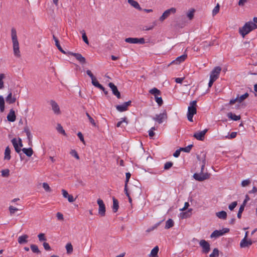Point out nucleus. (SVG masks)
Returning a JSON list of instances; mask_svg holds the SVG:
<instances>
[{
  "instance_id": "1",
  "label": "nucleus",
  "mask_w": 257,
  "mask_h": 257,
  "mask_svg": "<svg viewBox=\"0 0 257 257\" xmlns=\"http://www.w3.org/2000/svg\"><path fill=\"white\" fill-rule=\"evenodd\" d=\"M11 37L14 55L17 57H20L21 56V54L19 48V43L18 40L17 31L14 28L11 30Z\"/></svg>"
},
{
  "instance_id": "2",
  "label": "nucleus",
  "mask_w": 257,
  "mask_h": 257,
  "mask_svg": "<svg viewBox=\"0 0 257 257\" xmlns=\"http://www.w3.org/2000/svg\"><path fill=\"white\" fill-rule=\"evenodd\" d=\"M256 28V24L251 21L248 22L242 27L239 28V33L243 38H244L245 35Z\"/></svg>"
},
{
  "instance_id": "3",
  "label": "nucleus",
  "mask_w": 257,
  "mask_h": 257,
  "mask_svg": "<svg viewBox=\"0 0 257 257\" xmlns=\"http://www.w3.org/2000/svg\"><path fill=\"white\" fill-rule=\"evenodd\" d=\"M149 93L155 96V101L159 106H161L163 104V101L162 98L158 96V95H160L161 94V92L160 90L156 87H154L149 90Z\"/></svg>"
},
{
  "instance_id": "4",
  "label": "nucleus",
  "mask_w": 257,
  "mask_h": 257,
  "mask_svg": "<svg viewBox=\"0 0 257 257\" xmlns=\"http://www.w3.org/2000/svg\"><path fill=\"white\" fill-rule=\"evenodd\" d=\"M193 177L196 181L201 182L209 179L210 177V174L208 173H195L194 174Z\"/></svg>"
},
{
  "instance_id": "5",
  "label": "nucleus",
  "mask_w": 257,
  "mask_h": 257,
  "mask_svg": "<svg viewBox=\"0 0 257 257\" xmlns=\"http://www.w3.org/2000/svg\"><path fill=\"white\" fill-rule=\"evenodd\" d=\"M229 231V229L227 228H224L221 230H215L211 234V238H217L224 235L225 233H227Z\"/></svg>"
},
{
  "instance_id": "6",
  "label": "nucleus",
  "mask_w": 257,
  "mask_h": 257,
  "mask_svg": "<svg viewBox=\"0 0 257 257\" xmlns=\"http://www.w3.org/2000/svg\"><path fill=\"white\" fill-rule=\"evenodd\" d=\"M176 9L174 8H171L166 10L162 15L160 17L159 20L161 22L164 21L166 19L169 17L171 14H174L176 13Z\"/></svg>"
},
{
  "instance_id": "7",
  "label": "nucleus",
  "mask_w": 257,
  "mask_h": 257,
  "mask_svg": "<svg viewBox=\"0 0 257 257\" xmlns=\"http://www.w3.org/2000/svg\"><path fill=\"white\" fill-rule=\"evenodd\" d=\"M167 118V114L166 111L159 114H156L152 119L158 122L159 123H162Z\"/></svg>"
},
{
  "instance_id": "8",
  "label": "nucleus",
  "mask_w": 257,
  "mask_h": 257,
  "mask_svg": "<svg viewBox=\"0 0 257 257\" xmlns=\"http://www.w3.org/2000/svg\"><path fill=\"white\" fill-rule=\"evenodd\" d=\"M200 245L202 247V252L208 253L210 250V244L205 240L202 239L199 242Z\"/></svg>"
},
{
  "instance_id": "9",
  "label": "nucleus",
  "mask_w": 257,
  "mask_h": 257,
  "mask_svg": "<svg viewBox=\"0 0 257 257\" xmlns=\"http://www.w3.org/2000/svg\"><path fill=\"white\" fill-rule=\"evenodd\" d=\"M67 54L75 57L76 60L82 64H84L86 63L85 58L80 53L68 52Z\"/></svg>"
},
{
  "instance_id": "10",
  "label": "nucleus",
  "mask_w": 257,
  "mask_h": 257,
  "mask_svg": "<svg viewBox=\"0 0 257 257\" xmlns=\"http://www.w3.org/2000/svg\"><path fill=\"white\" fill-rule=\"evenodd\" d=\"M221 68L219 66L215 67L210 72V78L216 80L219 76Z\"/></svg>"
},
{
  "instance_id": "11",
  "label": "nucleus",
  "mask_w": 257,
  "mask_h": 257,
  "mask_svg": "<svg viewBox=\"0 0 257 257\" xmlns=\"http://www.w3.org/2000/svg\"><path fill=\"white\" fill-rule=\"evenodd\" d=\"M99 206L98 213L101 216H104L105 214V206L102 200L98 199L97 201Z\"/></svg>"
},
{
  "instance_id": "12",
  "label": "nucleus",
  "mask_w": 257,
  "mask_h": 257,
  "mask_svg": "<svg viewBox=\"0 0 257 257\" xmlns=\"http://www.w3.org/2000/svg\"><path fill=\"white\" fill-rule=\"evenodd\" d=\"M132 101L129 100L127 102H124L123 104L120 105H117L116 106V109L120 111L123 112L127 110L128 107L131 105Z\"/></svg>"
},
{
  "instance_id": "13",
  "label": "nucleus",
  "mask_w": 257,
  "mask_h": 257,
  "mask_svg": "<svg viewBox=\"0 0 257 257\" xmlns=\"http://www.w3.org/2000/svg\"><path fill=\"white\" fill-rule=\"evenodd\" d=\"M197 101L193 100L190 103V105L188 108V112L187 113L195 114L196 113V106H197Z\"/></svg>"
},
{
  "instance_id": "14",
  "label": "nucleus",
  "mask_w": 257,
  "mask_h": 257,
  "mask_svg": "<svg viewBox=\"0 0 257 257\" xmlns=\"http://www.w3.org/2000/svg\"><path fill=\"white\" fill-rule=\"evenodd\" d=\"M50 103L51 105L52 109L55 114H59L61 113L60 107L55 101L51 100L50 102Z\"/></svg>"
},
{
  "instance_id": "15",
  "label": "nucleus",
  "mask_w": 257,
  "mask_h": 257,
  "mask_svg": "<svg viewBox=\"0 0 257 257\" xmlns=\"http://www.w3.org/2000/svg\"><path fill=\"white\" fill-rule=\"evenodd\" d=\"M108 86L111 88L112 93L116 96L117 98H120L121 97L120 93L118 90L117 87L112 82L109 83Z\"/></svg>"
},
{
  "instance_id": "16",
  "label": "nucleus",
  "mask_w": 257,
  "mask_h": 257,
  "mask_svg": "<svg viewBox=\"0 0 257 257\" xmlns=\"http://www.w3.org/2000/svg\"><path fill=\"white\" fill-rule=\"evenodd\" d=\"M207 132V130L205 129L202 131L196 133L194 134L193 137L198 140L203 141L204 139V136Z\"/></svg>"
},
{
  "instance_id": "17",
  "label": "nucleus",
  "mask_w": 257,
  "mask_h": 257,
  "mask_svg": "<svg viewBox=\"0 0 257 257\" xmlns=\"http://www.w3.org/2000/svg\"><path fill=\"white\" fill-rule=\"evenodd\" d=\"M7 118L8 120L10 122H14L16 120V116L15 115V112L13 109H11L10 110Z\"/></svg>"
},
{
  "instance_id": "18",
  "label": "nucleus",
  "mask_w": 257,
  "mask_h": 257,
  "mask_svg": "<svg viewBox=\"0 0 257 257\" xmlns=\"http://www.w3.org/2000/svg\"><path fill=\"white\" fill-rule=\"evenodd\" d=\"M252 244V241L250 239L243 238L240 242V246L241 247H246L250 246Z\"/></svg>"
},
{
  "instance_id": "19",
  "label": "nucleus",
  "mask_w": 257,
  "mask_h": 257,
  "mask_svg": "<svg viewBox=\"0 0 257 257\" xmlns=\"http://www.w3.org/2000/svg\"><path fill=\"white\" fill-rule=\"evenodd\" d=\"M62 195L64 198H67L69 202H73L75 201L73 196L68 193L67 191L64 189L62 190Z\"/></svg>"
},
{
  "instance_id": "20",
  "label": "nucleus",
  "mask_w": 257,
  "mask_h": 257,
  "mask_svg": "<svg viewBox=\"0 0 257 257\" xmlns=\"http://www.w3.org/2000/svg\"><path fill=\"white\" fill-rule=\"evenodd\" d=\"M17 100L16 97L14 95L13 97L12 96V93L10 91L8 95V96L6 98V102L9 104H13L16 102Z\"/></svg>"
},
{
  "instance_id": "21",
  "label": "nucleus",
  "mask_w": 257,
  "mask_h": 257,
  "mask_svg": "<svg viewBox=\"0 0 257 257\" xmlns=\"http://www.w3.org/2000/svg\"><path fill=\"white\" fill-rule=\"evenodd\" d=\"M28 238L29 236L27 234H24L23 235L20 236L18 239V243L20 244L26 243L28 241Z\"/></svg>"
},
{
  "instance_id": "22",
  "label": "nucleus",
  "mask_w": 257,
  "mask_h": 257,
  "mask_svg": "<svg viewBox=\"0 0 257 257\" xmlns=\"http://www.w3.org/2000/svg\"><path fill=\"white\" fill-rule=\"evenodd\" d=\"M12 143L15 148V151L17 153H20L21 152V149L19 147L18 140L16 138H14L11 141Z\"/></svg>"
},
{
  "instance_id": "23",
  "label": "nucleus",
  "mask_w": 257,
  "mask_h": 257,
  "mask_svg": "<svg viewBox=\"0 0 257 257\" xmlns=\"http://www.w3.org/2000/svg\"><path fill=\"white\" fill-rule=\"evenodd\" d=\"M21 151L28 157H31L33 154V149L31 148H23L21 149Z\"/></svg>"
},
{
  "instance_id": "24",
  "label": "nucleus",
  "mask_w": 257,
  "mask_h": 257,
  "mask_svg": "<svg viewBox=\"0 0 257 257\" xmlns=\"http://www.w3.org/2000/svg\"><path fill=\"white\" fill-rule=\"evenodd\" d=\"M128 3L135 9L140 11L142 10V8H141L139 4L137 1L134 0H128Z\"/></svg>"
},
{
  "instance_id": "25",
  "label": "nucleus",
  "mask_w": 257,
  "mask_h": 257,
  "mask_svg": "<svg viewBox=\"0 0 257 257\" xmlns=\"http://www.w3.org/2000/svg\"><path fill=\"white\" fill-rule=\"evenodd\" d=\"M4 159L6 160H10L11 158V149L9 146L7 147L5 151Z\"/></svg>"
},
{
  "instance_id": "26",
  "label": "nucleus",
  "mask_w": 257,
  "mask_h": 257,
  "mask_svg": "<svg viewBox=\"0 0 257 257\" xmlns=\"http://www.w3.org/2000/svg\"><path fill=\"white\" fill-rule=\"evenodd\" d=\"M216 215L220 219H226L227 218V213L224 211H221L216 213Z\"/></svg>"
},
{
  "instance_id": "27",
  "label": "nucleus",
  "mask_w": 257,
  "mask_h": 257,
  "mask_svg": "<svg viewBox=\"0 0 257 257\" xmlns=\"http://www.w3.org/2000/svg\"><path fill=\"white\" fill-rule=\"evenodd\" d=\"M112 199H113L112 210L114 212H116L117 211L118 209L119 208L118 201L114 197H113Z\"/></svg>"
},
{
  "instance_id": "28",
  "label": "nucleus",
  "mask_w": 257,
  "mask_h": 257,
  "mask_svg": "<svg viewBox=\"0 0 257 257\" xmlns=\"http://www.w3.org/2000/svg\"><path fill=\"white\" fill-rule=\"evenodd\" d=\"M213 45V43L212 42H211V41L208 42L206 41H204L200 44L201 47L203 48V49L204 50H205L207 48H208V47L212 46Z\"/></svg>"
},
{
  "instance_id": "29",
  "label": "nucleus",
  "mask_w": 257,
  "mask_h": 257,
  "mask_svg": "<svg viewBox=\"0 0 257 257\" xmlns=\"http://www.w3.org/2000/svg\"><path fill=\"white\" fill-rule=\"evenodd\" d=\"M187 56L186 54H183L179 57H178L176 60L174 61L176 64H180L182 62L185 61Z\"/></svg>"
},
{
  "instance_id": "30",
  "label": "nucleus",
  "mask_w": 257,
  "mask_h": 257,
  "mask_svg": "<svg viewBox=\"0 0 257 257\" xmlns=\"http://www.w3.org/2000/svg\"><path fill=\"white\" fill-rule=\"evenodd\" d=\"M227 115L228 118L235 121L238 120L240 119V116L239 115H236L232 112H228Z\"/></svg>"
},
{
  "instance_id": "31",
  "label": "nucleus",
  "mask_w": 257,
  "mask_h": 257,
  "mask_svg": "<svg viewBox=\"0 0 257 257\" xmlns=\"http://www.w3.org/2000/svg\"><path fill=\"white\" fill-rule=\"evenodd\" d=\"M91 81L92 85L95 87H97L100 89H103V86L98 82L95 77L92 79Z\"/></svg>"
},
{
  "instance_id": "32",
  "label": "nucleus",
  "mask_w": 257,
  "mask_h": 257,
  "mask_svg": "<svg viewBox=\"0 0 257 257\" xmlns=\"http://www.w3.org/2000/svg\"><path fill=\"white\" fill-rule=\"evenodd\" d=\"M159 250V248L158 246H156L152 249L151 252L150 254V256L151 257H156L157 255H158Z\"/></svg>"
},
{
  "instance_id": "33",
  "label": "nucleus",
  "mask_w": 257,
  "mask_h": 257,
  "mask_svg": "<svg viewBox=\"0 0 257 257\" xmlns=\"http://www.w3.org/2000/svg\"><path fill=\"white\" fill-rule=\"evenodd\" d=\"M192 211V209L190 208L187 212L180 213V215L182 218H188L191 216Z\"/></svg>"
},
{
  "instance_id": "34",
  "label": "nucleus",
  "mask_w": 257,
  "mask_h": 257,
  "mask_svg": "<svg viewBox=\"0 0 257 257\" xmlns=\"http://www.w3.org/2000/svg\"><path fill=\"white\" fill-rule=\"evenodd\" d=\"M163 220H162V221H160L157 223H156L155 224H154L153 226L152 227H150L149 228H148L147 230H146V232H150L151 231H153L154 230H155V229H156L162 223V222L163 221Z\"/></svg>"
},
{
  "instance_id": "35",
  "label": "nucleus",
  "mask_w": 257,
  "mask_h": 257,
  "mask_svg": "<svg viewBox=\"0 0 257 257\" xmlns=\"http://www.w3.org/2000/svg\"><path fill=\"white\" fill-rule=\"evenodd\" d=\"M5 100L3 96L0 95V110L2 112L5 110Z\"/></svg>"
},
{
  "instance_id": "36",
  "label": "nucleus",
  "mask_w": 257,
  "mask_h": 257,
  "mask_svg": "<svg viewBox=\"0 0 257 257\" xmlns=\"http://www.w3.org/2000/svg\"><path fill=\"white\" fill-rule=\"evenodd\" d=\"M248 93L247 92H246L245 93H244V94L241 95V96H239V95H238L237 96V99H238V102L239 103H241V102H242L244 99H245L248 96Z\"/></svg>"
},
{
  "instance_id": "37",
  "label": "nucleus",
  "mask_w": 257,
  "mask_h": 257,
  "mask_svg": "<svg viewBox=\"0 0 257 257\" xmlns=\"http://www.w3.org/2000/svg\"><path fill=\"white\" fill-rule=\"evenodd\" d=\"M31 249L34 253L39 254L41 253L40 250L39 249L38 247L36 244H31L30 245Z\"/></svg>"
},
{
  "instance_id": "38",
  "label": "nucleus",
  "mask_w": 257,
  "mask_h": 257,
  "mask_svg": "<svg viewBox=\"0 0 257 257\" xmlns=\"http://www.w3.org/2000/svg\"><path fill=\"white\" fill-rule=\"evenodd\" d=\"M174 226V221L172 219H169L166 222L165 228L169 229Z\"/></svg>"
},
{
  "instance_id": "39",
  "label": "nucleus",
  "mask_w": 257,
  "mask_h": 257,
  "mask_svg": "<svg viewBox=\"0 0 257 257\" xmlns=\"http://www.w3.org/2000/svg\"><path fill=\"white\" fill-rule=\"evenodd\" d=\"M125 41L131 44H137V38H127L125 39Z\"/></svg>"
},
{
  "instance_id": "40",
  "label": "nucleus",
  "mask_w": 257,
  "mask_h": 257,
  "mask_svg": "<svg viewBox=\"0 0 257 257\" xmlns=\"http://www.w3.org/2000/svg\"><path fill=\"white\" fill-rule=\"evenodd\" d=\"M66 249L67 250V253L68 254H70L73 251V246L71 243H68L66 245Z\"/></svg>"
},
{
  "instance_id": "41",
  "label": "nucleus",
  "mask_w": 257,
  "mask_h": 257,
  "mask_svg": "<svg viewBox=\"0 0 257 257\" xmlns=\"http://www.w3.org/2000/svg\"><path fill=\"white\" fill-rule=\"evenodd\" d=\"M219 256V250L217 248L213 249L212 252L209 255L210 257H218Z\"/></svg>"
},
{
  "instance_id": "42",
  "label": "nucleus",
  "mask_w": 257,
  "mask_h": 257,
  "mask_svg": "<svg viewBox=\"0 0 257 257\" xmlns=\"http://www.w3.org/2000/svg\"><path fill=\"white\" fill-rule=\"evenodd\" d=\"M86 115L87 117H88V118L89 120V122L91 123V124L93 126H96V124L94 119L89 115V114L88 112L86 113Z\"/></svg>"
},
{
  "instance_id": "43",
  "label": "nucleus",
  "mask_w": 257,
  "mask_h": 257,
  "mask_svg": "<svg viewBox=\"0 0 257 257\" xmlns=\"http://www.w3.org/2000/svg\"><path fill=\"white\" fill-rule=\"evenodd\" d=\"M5 78V75L3 73L0 74V89L4 87L3 79Z\"/></svg>"
},
{
  "instance_id": "44",
  "label": "nucleus",
  "mask_w": 257,
  "mask_h": 257,
  "mask_svg": "<svg viewBox=\"0 0 257 257\" xmlns=\"http://www.w3.org/2000/svg\"><path fill=\"white\" fill-rule=\"evenodd\" d=\"M81 33H82V38L83 40L86 44H88L89 42H88L87 37L86 36V35L85 34V31L82 30L81 31Z\"/></svg>"
},
{
  "instance_id": "45",
  "label": "nucleus",
  "mask_w": 257,
  "mask_h": 257,
  "mask_svg": "<svg viewBox=\"0 0 257 257\" xmlns=\"http://www.w3.org/2000/svg\"><path fill=\"white\" fill-rule=\"evenodd\" d=\"M205 164H206L205 155H203V157L202 158V164H201L200 172L203 173Z\"/></svg>"
},
{
  "instance_id": "46",
  "label": "nucleus",
  "mask_w": 257,
  "mask_h": 257,
  "mask_svg": "<svg viewBox=\"0 0 257 257\" xmlns=\"http://www.w3.org/2000/svg\"><path fill=\"white\" fill-rule=\"evenodd\" d=\"M57 130L58 132H59L60 133H61L64 135H66L65 132L60 124H57Z\"/></svg>"
},
{
  "instance_id": "47",
  "label": "nucleus",
  "mask_w": 257,
  "mask_h": 257,
  "mask_svg": "<svg viewBox=\"0 0 257 257\" xmlns=\"http://www.w3.org/2000/svg\"><path fill=\"white\" fill-rule=\"evenodd\" d=\"M2 176L3 177H7L10 175V170L9 169L3 170L1 171Z\"/></svg>"
},
{
  "instance_id": "48",
  "label": "nucleus",
  "mask_w": 257,
  "mask_h": 257,
  "mask_svg": "<svg viewBox=\"0 0 257 257\" xmlns=\"http://www.w3.org/2000/svg\"><path fill=\"white\" fill-rule=\"evenodd\" d=\"M236 135H237V133L233 132H232L230 135H227V136L224 137V138H225V139H232L235 138L236 137Z\"/></svg>"
},
{
  "instance_id": "49",
  "label": "nucleus",
  "mask_w": 257,
  "mask_h": 257,
  "mask_svg": "<svg viewBox=\"0 0 257 257\" xmlns=\"http://www.w3.org/2000/svg\"><path fill=\"white\" fill-rule=\"evenodd\" d=\"M55 45H56V47H57V48L58 49V50L61 52H62V53H63L64 54H67L66 52L62 48L61 46H60V45L59 44V41H56Z\"/></svg>"
},
{
  "instance_id": "50",
  "label": "nucleus",
  "mask_w": 257,
  "mask_h": 257,
  "mask_svg": "<svg viewBox=\"0 0 257 257\" xmlns=\"http://www.w3.org/2000/svg\"><path fill=\"white\" fill-rule=\"evenodd\" d=\"M38 237L40 241H46L47 240L45 235L43 233H40L38 235Z\"/></svg>"
},
{
  "instance_id": "51",
  "label": "nucleus",
  "mask_w": 257,
  "mask_h": 257,
  "mask_svg": "<svg viewBox=\"0 0 257 257\" xmlns=\"http://www.w3.org/2000/svg\"><path fill=\"white\" fill-rule=\"evenodd\" d=\"M173 164V163L171 162H167L165 164L164 169L165 170H168L172 167Z\"/></svg>"
},
{
  "instance_id": "52",
  "label": "nucleus",
  "mask_w": 257,
  "mask_h": 257,
  "mask_svg": "<svg viewBox=\"0 0 257 257\" xmlns=\"http://www.w3.org/2000/svg\"><path fill=\"white\" fill-rule=\"evenodd\" d=\"M70 154L72 156H73L74 158H75L76 159H77V160L79 159V155H78V153H77V152L75 150H72L70 151Z\"/></svg>"
},
{
  "instance_id": "53",
  "label": "nucleus",
  "mask_w": 257,
  "mask_h": 257,
  "mask_svg": "<svg viewBox=\"0 0 257 257\" xmlns=\"http://www.w3.org/2000/svg\"><path fill=\"white\" fill-rule=\"evenodd\" d=\"M244 209V207L243 205H241L239 207V210L238 211V213L237 216L238 218H240L241 217V214L242 212L243 211Z\"/></svg>"
},
{
  "instance_id": "54",
  "label": "nucleus",
  "mask_w": 257,
  "mask_h": 257,
  "mask_svg": "<svg viewBox=\"0 0 257 257\" xmlns=\"http://www.w3.org/2000/svg\"><path fill=\"white\" fill-rule=\"evenodd\" d=\"M250 182L251 181L249 179L244 180L241 182V186L242 187H246L248 186L250 183Z\"/></svg>"
},
{
  "instance_id": "55",
  "label": "nucleus",
  "mask_w": 257,
  "mask_h": 257,
  "mask_svg": "<svg viewBox=\"0 0 257 257\" xmlns=\"http://www.w3.org/2000/svg\"><path fill=\"white\" fill-rule=\"evenodd\" d=\"M42 186H43V188L44 189V190L47 191V192H51V189L49 186V185H48V183H43V184H42Z\"/></svg>"
},
{
  "instance_id": "56",
  "label": "nucleus",
  "mask_w": 257,
  "mask_h": 257,
  "mask_svg": "<svg viewBox=\"0 0 257 257\" xmlns=\"http://www.w3.org/2000/svg\"><path fill=\"white\" fill-rule=\"evenodd\" d=\"M237 201H234L229 205L228 208L230 210L232 211L234 209V208L237 206Z\"/></svg>"
},
{
  "instance_id": "57",
  "label": "nucleus",
  "mask_w": 257,
  "mask_h": 257,
  "mask_svg": "<svg viewBox=\"0 0 257 257\" xmlns=\"http://www.w3.org/2000/svg\"><path fill=\"white\" fill-rule=\"evenodd\" d=\"M219 11V6L218 4H217L213 9L212 11V15L215 16L216 15Z\"/></svg>"
},
{
  "instance_id": "58",
  "label": "nucleus",
  "mask_w": 257,
  "mask_h": 257,
  "mask_svg": "<svg viewBox=\"0 0 257 257\" xmlns=\"http://www.w3.org/2000/svg\"><path fill=\"white\" fill-rule=\"evenodd\" d=\"M194 10H190L188 13H187V17L189 19V20H192L194 16Z\"/></svg>"
},
{
  "instance_id": "59",
  "label": "nucleus",
  "mask_w": 257,
  "mask_h": 257,
  "mask_svg": "<svg viewBox=\"0 0 257 257\" xmlns=\"http://www.w3.org/2000/svg\"><path fill=\"white\" fill-rule=\"evenodd\" d=\"M9 210L11 214H13L15 213L16 211L18 210V209L12 206H10L9 207Z\"/></svg>"
},
{
  "instance_id": "60",
  "label": "nucleus",
  "mask_w": 257,
  "mask_h": 257,
  "mask_svg": "<svg viewBox=\"0 0 257 257\" xmlns=\"http://www.w3.org/2000/svg\"><path fill=\"white\" fill-rule=\"evenodd\" d=\"M56 217L59 220H63L64 217L63 215L61 212H57L56 214Z\"/></svg>"
},
{
  "instance_id": "61",
  "label": "nucleus",
  "mask_w": 257,
  "mask_h": 257,
  "mask_svg": "<svg viewBox=\"0 0 257 257\" xmlns=\"http://www.w3.org/2000/svg\"><path fill=\"white\" fill-rule=\"evenodd\" d=\"M193 145H188L187 147L184 148V152L186 153H189Z\"/></svg>"
},
{
  "instance_id": "62",
  "label": "nucleus",
  "mask_w": 257,
  "mask_h": 257,
  "mask_svg": "<svg viewBox=\"0 0 257 257\" xmlns=\"http://www.w3.org/2000/svg\"><path fill=\"white\" fill-rule=\"evenodd\" d=\"M43 246H44V248L46 250H49L51 249V247L50 246V245L48 243L46 242H44L43 244Z\"/></svg>"
},
{
  "instance_id": "63",
  "label": "nucleus",
  "mask_w": 257,
  "mask_h": 257,
  "mask_svg": "<svg viewBox=\"0 0 257 257\" xmlns=\"http://www.w3.org/2000/svg\"><path fill=\"white\" fill-rule=\"evenodd\" d=\"M77 136L78 137V138H79L80 141L82 142H83V143H84V140L83 136L81 132H78V133Z\"/></svg>"
},
{
  "instance_id": "64",
  "label": "nucleus",
  "mask_w": 257,
  "mask_h": 257,
  "mask_svg": "<svg viewBox=\"0 0 257 257\" xmlns=\"http://www.w3.org/2000/svg\"><path fill=\"white\" fill-rule=\"evenodd\" d=\"M86 73L91 78V80L95 78V76L93 75V74L92 73L90 70H87L86 71Z\"/></svg>"
}]
</instances>
